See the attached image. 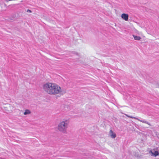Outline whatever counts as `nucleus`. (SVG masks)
<instances>
[{
  "label": "nucleus",
  "instance_id": "obj_9",
  "mask_svg": "<svg viewBox=\"0 0 159 159\" xmlns=\"http://www.w3.org/2000/svg\"><path fill=\"white\" fill-rule=\"evenodd\" d=\"M12 1V0H5V1L6 2H8L9 1Z\"/></svg>",
  "mask_w": 159,
  "mask_h": 159
},
{
  "label": "nucleus",
  "instance_id": "obj_2",
  "mask_svg": "<svg viewBox=\"0 0 159 159\" xmlns=\"http://www.w3.org/2000/svg\"><path fill=\"white\" fill-rule=\"evenodd\" d=\"M68 123L69 121L67 120L61 122L58 125V129L61 131L65 132L67 128Z\"/></svg>",
  "mask_w": 159,
  "mask_h": 159
},
{
  "label": "nucleus",
  "instance_id": "obj_8",
  "mask_svg": "<svg viewBox=\"0 0 159 159\" xmlns=\"http://www.w3.org/2000/svg\"><path fill=\"white\" fill-rule=\"evenodd\" d=\"M134 37V40H140L141 39V38L139 36H135L134 35H133Z\"/></svg>",
  "mask_w": 159,
  "mask_h": 159
},
{
  "label": "nucleus",
  "instance_id": "obj_5",
  "mask_svg": "<svg viewBox=\"0 0 159 159\" xmlns=\"http://www.w3.org/2000/svg\"><path fill=\"white\" fill-rule=\"evenodd\" d=\"M122 18L125 21H128L129 17V15L128 14L123 13L121 15Z\"/></svg>",
  "mask_w": 159,
  "mask_h": 159
},
{
  "label": "nucleus",
  "instance_id": "obj_3",
  "mask_svg": "<svg viewBox=\"0 0 159 159\" xmlns=\"http://www.w3.org/2000/svg\"><path fill=\"white\" fill-rule=\"evenodd\" d=\"M149 153L152 156L156 157L159 155V147L150 150Z\"/></svg>",
  "mask_w": 159,
  "mask_h": 159
},
{
  "label": "nucleus",
  "instance_id": "obj_10",
  "mask_svg": "<svg viewBox=\"0 0 159 159\" xmlns=\"http://www.w3.org/2000/svg\"><path fill=\"white\" fill-rule=\"evenodd\" d=\"M27 12H31V11L30 10L28 9V10H27Z\"/></svg>",
  "mask_w": 159,
  "mask_h": 159
},
{
  "label": "nucleus",
  "instance_id": "obj_4",
  "mask_svg": "<svg viewBox=\"0 0 159 159\" xmlns=\"http://www.w3.org/2000/svg\"><path fill=\"white\" fill-rule=\"evenodd\" d=\"M126 116L129 118H134V119H136V120H137L143 123L148 124L149 125H150V123H149L146 120H140L137 118H136L135 117H133V116H128V115H126Z\"/></svg>",
  "mask_w": 159,
  "mask_h": 159
},
{
  "label": "nucleus",
  "instance_id": "obj_7",
  "mask_svg": "<svg viewBox=\"0 0 159 159\" xmlns=\"http://www.w3.org/2000/svg\"><path fill=\"white\" fill-rule=\"evenodd\" d=\"M30 113V111L29 110L27 109L26 110L24 113V114L25 115H27L29 114Z\"/></svg>",
  "mask_w": 159,
  "mask_h": 159
},
{
  "label": "nucleus",
  "instance_id": "obj_6",
  "mask_svg": "<svg viewBox=\"0 0 159 159\" xmlns=\"http://www.w3.org/2000/svg\"><path fill=\"white\" fill-rule=\"evenodd\" d=\"M109 135L112 138H115L116 137V134L111 130L110 131Z\"/></svg>",
  "mask_w": 159,
  "mask_h": 159
},
{
  "label": "nucleus",
  "instance_id": "obj_1",
  "mask_svg": "<svg viewBox=\"0 0 159 159\" xmlns=\"http://www.w3.org/2000/svg\"><path fill=\"white\" fill-rule=\"evenodd\" d=\"M43 87L44 90L51 95H56L61 92V88L56 84L46 83L43 84Z\"/></svg>",
  "mask_w": 159,
  "mask_h": 159
},
{
  "label": "nucleus",
  "instance_id": "obj_12",
  "mask_svg": "<svg viewBox=\"0 0 159 159\" xmlns=\"http://www.w3.org/2000/svg\"><path fill=\"white\" fill-rule=\"evenodd\" d=\"M4 5L5 6H6V4H4Z\"/></svg>",
  "mask_w": 159,
  "mask_h": 159
},
{
  "label": "nucleus",
  "instance_id": "obj_11",
  "mask_svg": "<svg viewBox=\"0 0 159 159\" xmlns=\"http://www.w3.org/2000/svg\"><path fill=\"white\" fill-rule=\"evenodd\" d=\"M0 158H1V159H4V158H2V157H0Z\"/></svg>",
  "mask_w": 159,
  "mask_h": 159
}]
</instances>
